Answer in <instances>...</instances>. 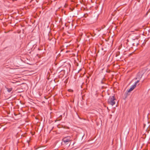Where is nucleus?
<instances>
[{
    "label": "nucleus",
    "instance_id": "obj_9",
    "mask_svg": "<svg viewBox=\"0 0 150 150\" xmlns=\"http://www.w3.org/2000/svg\"><path fill=\"white\" fill-rule=\"evenodd\" d=\"M62 150H64V149H62Z\"/></svg>",
    "mask_w": 150,
    "mask_h": 150
},
{
    "label": "nucleus",
    "instance_id": "obj_7",
    "mask_svg": "<svg viewBox=\"0 0 150 150\" xmlns=\"http://www.w3.org/2000/svg\"><path fill=\"white\" fill-rule=\"evenodd\" d=\"M68 91L69 92H72L73 91L71 89H69L68 90Z\"/></svg>",
    "mask_w": 150,
    "mask_h": 150
},
{
    "label": "nucleus",
    "instance_id": "obj_5",
    "mask_svg": "<svg viewBox=\"0 0 150 150\" xmlns=\"http://www.w3.org/2000/svg\"><path fill=\"white\" fill-rule=\"evenodd\" d=\"M6 88V89L7 91L8 92H10L12 90V88H8L6 87H5Z\"/></svg>",
    "mask_w": 150,
    "mask_h": 150
},
{
    "label": "nucleus",
    "instance_id": "obj_3",
    "mask_svg": "<svg viewBox=\"0 0 150 150\" xmlns=\"http://www.w3.org/2000/svg\"><path fill=\"white\" fill-rule=\"evenodd\" d=\"M70 138V137L69 136L66 137L63 139V141L64 143L67 144V142H69L71 141Z\"/></svg>",
    "mask_w": 150,
    "mask_h": 150
},
{
    "label": "nucleus",
    "instance_id": "obj_6",
    "mask_svg": "<svg viewBox=\"0 0 150 150\" xmlns=\"http://www.w3.org/2000/svg\"><path fill=\"white\" fill-rule=\"evenodd\" d=\"M139 79H138V80H137L135 83V84L134 85H136V86L137 85V83H138L139 82Z\"/></svg>",
    "mask_w": 150,
    "mask_h": 150
},
{
    "label": "nucleus",
    "instance_id": "obj_2",
    "mask_svg": "<svg viewBox=\"0 0 150 150\" xmlns=\"http://www.w3.org/2000/svg\"><path fill=\"white\" fill-rule=\"evenodd\" d=\"M115 99L114 96H110L108 100V103L113 106L115 103Z\"/></svg>",
    "mask_w": 150,
    "mask_h": 150
},
{
    "label": "nucleus",
    "instance_id": "obj_1",
    "mask_svg": "<svg viewBox=\"0 0 150 150\" xmlns=\"http://www.w3.org/2000/svg\"><path fill=\"white\" fill-rule=\"evenodd\" d=\"M146 71L145 69H143L140 71L137 74L136 77L135 79H139L140 80L141 79L143 75H144Z\"/></svg>",
    "mask_w": 150,
    "mask_h": 150
},
{
    "label": "nucleus",
    "instance_id": "obj_8",
    "mask_svg": "<svg viewBox=\"0 0 150 150\" xmlns=\"http://www.w3.org/2000/svg\"><path fill=\"white\" fill-rule=\"evenodd\" d=\"M119 53L120 52H117L116 55V56L117 57Z\"/></svg>",
    "mask_w": 150,
    "mask_h": 150
},
{
    "label": "nucleus",
    "instance_id": "obj_4",
    "mask_svg": "<svg viewBox=\"0 0 150 150\" xmlns=\"http://www.w3.org/2000/svg\"><path fill=\"white\" fill-rule=\"evenodd\" d=\"M136 87L135 85H133L132 87L128 91V92H129L132 91Z\"/></svg>",
    "mask_w": 150,
    "mask_h": 150
}]
</instances>
